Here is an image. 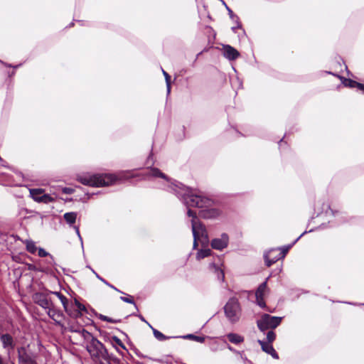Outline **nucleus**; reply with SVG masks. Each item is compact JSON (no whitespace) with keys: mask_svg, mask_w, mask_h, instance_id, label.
Returning a JSON list of instances; mask_svg holds the SVG:
<instances>
[{"mask_svg":"<svg viewBox=\"0 0 364 364\" xmlns=\"http://www.w3.org/2000/svg\"><path fill=\"white\" fill-rule=\"evenodd\" d=\"M173 189L176 194L182 196L184 198L186 204L188 207H197L201 209L199 215L204 218H214L220 215L218 210L211 208L213 202L209 198L203 196L200 194L193 193L188 188L184 187L182 184L176 185Z\"/></svg>","mask_w":364,"mask_h":364,"instance_id":"nucleus-1","label":"nucleus"},{"mask_svg":"<svg viewBox=\"0 0 364 364\" xmlns=\"http://www.w3.org/2000/svg\"><path fill=\"white\" fill-rule=\"evenodd\" d=\"M82 337L89 341L87 345V350L91 357L95 360H108L109 355L104 345L95 338L90 333L85 329L81 330Z\"/></svg>","mask_w":364,"mask_h":364,"instance_id":"nucleus-2","label":"nucleus"},{"mask_svg":"<svg viewBox=\"0 0 364 364\" xmlns=\"http://www.w3.org/2000/svg\"><path fill=\"white\" fill-rule=\"evenodd\" d=\"M116 180V176L112 174H85L77 177L82 184L97 187L111 185Z\"/></svg>","mask_w":364,"mask_h":364,"instance_id":"nucleus-3","label":"nucleus"},{"mask_svg":"<svg viewBox=\"0 0 364 364\" xmlns=\"http://www.w3.org/2000/svg\"><path fill=\"white\" fill-rule=\"evenodd\" d=\"M188 215L192 217L191 225L192 232L193 235L194 242L193 247H196L198 245L197 240L200 238L204 239L205 242L208 240V233L205 226L199 221L197 218L196 213L193 212L191 209L188 210Z\"/></svg>","mask_w":364,"mask_h":364,"instance_id":"nucleus-4","label":"nucleus"},{"mask_svg":"<svg viewBox=\"0 0 364 364\" xmlns=\"http://www.w3.org/2000/svg\"><path fill=\"white\" fill-rule=\"evenodd\" d=\"M188 215L192 217L191 225L192 232L193 235L194 242L193 247H196L198 245L197 240L200 238L204 239L205 242L208 240V233L205 226L199 221L197 218L196 213L193 212L191 209L188 210Z\"/></svg>","mask_w":364,"mask_h":364,"instance_id":"nucleus-5","label":"nucleus"},{"mask_svg":"<svg viewBox=\"0 0 364 364\" xmlns=\"http://www.w3.org/2000/svg\"><path fill=\"white\" fill-rule=\"evenodd\" d=\"M282 318L278 316H272L269 314H264L257 321L258 328L264 332L265 331L271 328H277L281 323Z\"/></svg>","mask_w":364,"mask_h":364,"instance_id":"nucleus-6","label":"nucleus"},{"mask_svg":"<svg viewBox=\"0 0 364 364\" xmlns=\"http://www.w3.org/2000/svg\"><path fill=\"white\" fill-rule=\"evenodd\" d=\"M226 316L231 322H236L240 316V307L237 299H230L224 307Z\"/></svg>","mask_w":364,"mask_h":364,"instance_id":"nucleus-7","label":"nucleus"},{"mask_svg":"<svg viewBox=\"0 0 364 364\" xmlns=\"http://www.w3.org/2000/svg\"><path fill=\"white\" fill-rule=\"evenodd\" d=\"M285 253L278 249L271 250L264 254V260L267 266L270 267L279 259L284 257Z\"/></svg>","mask_w":364,"mask_h":364,"instance_id":"nucleus-8","label":"nucleus"},{"mask_svg":"<svg viewBox=\"0 0 364 364\" xmlns=\"http://www.w3.org/2000/svg\"><path fill=\"white\" fill-rule=\"evenodd\" d=\"M267 281L262 283L257 288L255 292L256 301L258 306L261 308H265L266 304L264 301V296L268 293Z\"/></svg>","mask_w":364,"mask_h":364,"instance_id":"nucleus-9","label":"nucleus"},{"mask_svg":"<svg viewBox=\"0 0 364 364\" xmlns=\"http://www.w3.org/2000/svg\"><path fill=\"white\" fill-rule=\"evenodd\" d=\"M33 299L36 304L45 310L53 304L51 299H49L46 294L41 292L36 293L33 296Z\"/></svg>","mask_w":364,"mask_h":364,"instance_id":"nucleus-10","label":"nucleus"},{"mask_svg":"<svg viewBox=\"0 0 364 364\" xmlns=\"http://www.w3.org/2000/svg\"><path fill=\"white\" fill-rule=\"evenodd\" d=\"M228 235L223 233L220 238H215L212 240L211 246L213 249L221 250L228 246Z\"/></svg>","mask_w":364,"mask_h":364,"instance_id":"nucleus-11","label":"nucleus"},{"mask_svg":"<svg viewBox=\"0 0 364 364\" xmlns=\"http://www.w3.org/2000/svg\"><path fill=\"white\" fill-rule=\"evenodd\" d=\"M83 311H87L85 306L78 301L75 300L74 304L71 305L70 311L68 313V315L73 318H78L82 316Z\"/></svg>","mask_w":364,"mask_h":364,"instance_id":"nucleus-12","label":"nucleus"},{"mask_svg":"<svg viewBox=\"0 0 364 364\" xmlns=\"http://www.w3.org/2000/svg\"><path fill=\"white\" fill-rule=\"evenodd\" d=\"M48 316L55 322L60 323L63 318V314L61 311L58 310L53 303L46 310Z\"/></svg>","mask_w":364,"mask_h":364,"instance_id":"nucleus-13","label":"nucleus"},{"mask_svg":"<svg viewBox=\"0 0 364 364\" xmlns=\"http://www.w3.org/2000/svg\"><path fill=\"white\" fill-rule=\"evenodd\" d=\"M0 340L2 343L3 348L7 349L8 351H10L14 348V341L13 337L10 334H1L0 336Z\"/></svg>","mask_w":364,"mask_h":364,"instance_id":"nucleus-14","label":"nucleus"},{"mask_svg":"<svg viewBox=\"0 0 364 364\" xmlns=\"http://www.w3.org/2000/svg\"><path fill=\"white\" fill-rule=\"evenodd\" d=\"M110 343L113 348L116 349V350L121 355H124L125 353H127L128 350L127 348L125 347L124 344L122 343V341L117 338V336H113L110 339Z\"/></svg>","mask_w":364,"mask_h":364,"instance_id":"nucleus-15","label":"nucleus"},{"mask_svg":"<svg viewBox=\"0 0 364 364\" xmlns=\"http://www.w3.org/2000/svg\"><path fill=\"white\" fill-rule=\"evenodd\" d=\"M223 55L230 60H233L239 57L240 53L235 48L227 45L223 46Z\"/></svg>","mask_w":364,"mask_h":364,"instance_id":"nucleus-16","label":"nucleus"},{"mask_svg":"<svg viewBox=\"0 0 364 364\" xmlns=\"http://www.w3.org/2000/svg\"><path fill=\"white\" fill-rule=\"evenodd\" d=\"M258 343L261 346V348L263 351L271 355L274 358H276V359L279 358L278 354L277 353L276 350L273 348L271 343H267L266 341H261V340H259Z\"/></svg>","mask_w":364,"mask_h":364,"instance_id":"nucleus-17","label":"nucleus"},{"mask_svg":"<svg viewBox=\"0 0 364 364\" xmlns=\"http://www.w3.org/2000/svg\"><path fill=\"white\" fill-rule=\"evenodd\" d=\"M50 293L55 295L60 299L65 311L68 314L70 311L71 306H69V301L68 298L58 291H51Z\"/></svg>","mask_w":364,"mask_h":364,"instance_id":"nucleus-18","label":"nucleus"},{"mask_svg":"<svg viewBox=\"0 0 364 364\" xmlns=\"http://www.w3.org/2000/svg\"><path fill=\"white\" fill-rule=\"evenodd\" d=\"M345 86L349 87H357L358 90L364 92V85L357 82L354 80H352L350 79H345L343 82Z\"/></svg>","mask_w":364,"mask_h":364,"instance_id":"nucleus-19","label":"nucleus"},{"mask_svg":"<svg viewBox=\"0 0 364 364\" xmlns=\"http://www.w3.org/2000/svg\"><path fill=\"white\" fill-rule=\"evenodd\" d=\"M146 175L148 176L153 177H161L164 179H167L166 176L161 172V171L156 168H151L150 170H147Z\"/></svg>","mask_w":364,"mask_h":364,"instance_id":"nucleus-20","label":"nucleus"},{"mask_svg":"<svg viewBox=\"0 0 364 364\" xmlns=\"http://www.w3.org/2000/svg\"><path fill=\"white\" fill-rule=\"evenodd\" d=\"M44 191L41 188H33L30 189V195L32 198L36 201L40 203L41 196L43 194Z\"/></svg>","mask_w":364,"mask_h":364,"instance_id":"nucleus-21","label":"nucleus"},{"mask_svg":"<svg viewBox=\"0 0 364 364\" xmlns=\"http://www.w3.org/2000/svg\"><path fill=\"white\" fill-rule=\"evenodd\" d=\"M227 337L230 342L235 343V344L240 343L243 342V341H244V338L242 336H241L238 334H236V333H229L227 335Z\"/></svg>","mask_w":364,"mask_h":364,"instance_id":"nucleus-22","label":"nucleus"},{"mask_svg":"<svg viewBox=\"0 0 364 364\" xmlns=\"http://www.w3.org/2000/svg\"><path fill=\"white\" fill-rule=\"evenodd\" d=\"M65 220L70 225H73L77 218V213L74 212L66 213L63 215Z\"/></svg>","mask_w":364,"mask_h":364,"instance_id":"nucleus-23","label":"nucleus"},{"mask_svg":"<svg viewBox=\"0 0 364 364\" xmlns=\"http://www.w3.org/2000/svg\"><path fill=\"white\" fill-rule=\"evenodd\" d=\"M210 266L211 268L214 269L215 272L217 273L218 279L223 281L225 278L223 270L218 267L215 263L210 264Z\"/></svg>","mask_w":364,"mask_h":364,"instance_id":"nucleus-24","label":"nucleus"},{"mask_svg":"<svg viewBox=\"0 0 364 364\" xmlns=\"http://www.w3.org/2000/svg\"><path fill=\"white\" fill-rule=\"evenodd\" d=\"M183 338L193 340L199 343H203L205 341V338L204 336H198L193 334H187L183 336Z\"/></svg>","mask_w":364,"mask_h":364,"instance_id":"nucleus-25","label":"nucleus"},{"mask_svg":"<svg viewBox=\"0 0 364 364\" xmlns=\"http://www.w3.org/2000/svg\"><path fill=\"white\" fill-rule=\"evenodd\" d=\"M210 254H211V250L210 249L200 250L197 253L196 257L198 259H201L206 257H208L209 255H210Z\"/></svg>","mask_w":364,"mask_h":364,"instance_id":"nucleus-26","label":"nucleus"},{"mask_svg":"<svg viewBox=\"0 0 364 364\" xmlns=\"http://www.w3.org/2000/svg\"><path fill=\"white\" fill-rule=\"evenodd\" d=\"M98 318L101 321H107V322H109V323H119L121 321L120 319H114V318H109V317H108L107 316H105V315H102V314H100L98 316Z\"/></svg>","mask_w":364,"mask_h":364,"instance_id":"nucleus-27","label":"nucleus"},{"mask_svg":"<svg viewBox=\"0 0 364 364\" xmlns=\"http://www.w3.org/2000/svg\"><path fill=\"white\" fill-rule=\"evenodd\" d=\"M26 250L31 254H35L38 248L35 243L32 241H28L26 242Z\"/></svg>","mask_w":364,"mask_h":364,"instance_id":"nucleus-28","label":"nucleus"},{"mask_svg":"<svg viewBox=\"0 0 364 364\" xmlns=\"http://www.w3.org/2000/svg\"><path fill=\"white\" fill-rule=\"evenodd\" d=\"M55 200V198L50 196L48 194H46L43 193V194L41 196L40 203H48L53 202Z\"/></svg>","mask_w":364,"mask_h":364,"instance_id":"nucleus-29","label":"nucleus"},{"mask_svg":"<svg viewBox=\"0 0 364 364\" xmlns=\"http://www.w3.org/2000/svg\"><path fill=\"white\" fill-rule=\"evenodd\" d=\"M154 335L156 339L159 341H164L167 338L166 336H164L161 332L159 331L155 328H152Z\"/></svg>","mask_w":364,"mask_h":364,"instance_id":"nucleus-30","label":"nucleus"},{"mask_svg":"<svg viewBox=\"0 0 364 364\" xmlns=\"http://www.w3.org/2000/svg\"><path fill=\"white\" fill-rule=\"evenodd\" d=\"M162 72H163V74L165 77V79H166V86H167V92L168 93L170 92L171 91V77L170 75L165 71L162 69Z\"/></svg>","mask_w":364,"mask_h":364,"instance_id":"nucleus-31","label":"nucleus"},{"mask_svg":"<svg viewBox=\"0 0 364 364\" xmlns=\"http://www.w3.org/2000/svg\"><path fill=\"white\" fill-rule=\"evenodd\" d=\"M276 338V334L273 331H269L267 333V343H272Z\"/></svg>","mask_w":364,"mask_h":364,"instance_id":"nucleus-32","label":"nucleus"},{"mask_svg":"<svg viewBox=\"0 0 364 364\" xmlns=\"http://www.w3.org/2000/svg\"><path fill=\"white\" fill-rule=\"evenodd\" d=\"M38 255L41 257H44L48 255V252H47L43 248H38Z\"/></svg>","mask_w":364,"mask_h":364,"instance_id":"nucleus-33","label":"nucleus"},{"mask_svg":"<svg viewBox=\"0 0 364 364\" xmlns=\"http://www.w3.org/2000/svg\"><path fill=\"white\" fill-rule=\"evenodd\" d=\"M97 277L100 280L102 281V282H104L106 285L109 286V287H111L112 289L117 291H119L116 287H114L113 285L110 284L109 282H107L105 279H104L103 278L100 277L99 275L97 274Z\"/></svg>","mask_w":364,"mask_h":364,"instance_id":"nucleus-34","label":"nucleus"},{"mask_svg":"<svg viewBox=\"0 0 364 364\" xmlns=\"http://www.w3.org/2000/svg\"><path fill=\"white\" fill-rule=\"evenodd\" d=\"M121 300H122L124 302L129 303V304H134V301L132 296L125 297V296H121Z\"/></svg>","mask_w":364,"mask_h":364,"instance_id":"nucleus-35","label":"nucleus"},{"mask_svg":"<svg viewBox=\"0 0 364 364\" xmlns=\"http://www.w3.org/2000/svg\"><path fill=\"white\" fill-rule=\"evenodd\" d=\"M63 193L65 194H72L74 193V189L68 187H65L63 188Z\"/></svg>","mask_w":364,"mask_h":364,"instance_id":"nucleus-36","label":"nucleus"},{"mask_svg":"<svg viewBox=\"0 0 364 364\" xmlns=\"http://www.w3.org/2000/svg\"><path fill=\"white\" fill-rule=\"evenodd\" d=\"M77 234L80 236V231L78 227H75Z\"/></svg>","mask_w":364,"mask_h":364,"instance_id":"nucleus-37","label":"nucleus"},{"mask_svg":"<svg viewBox=\"0 0 364 364\" xmlns=\"http://www.w3.org/2000/svg\"><path fill=\"white\" fill-rule=\"evenodd\" d=\"M0 364H3V360H2V358L1 356H0Z\"/></svg>","mask_w":364,"mask_h":364,"instance_id":"nucleus-38","label":"nucleus"},{"mask_svg":"<svg viewBox=\"0 0 364 364\" xmlns=\"http://www.w3.org/2000/svg\"><path fill=\"white\" fill-rule=\"evenodd\" d=\"M141 319L143 321H145L144 318L143 317L141 318Z\"/></svg>","mask_w":364,"mask_h":364,"instance_id":"nucleus-39","label":"nucleus"}]
</instances>
